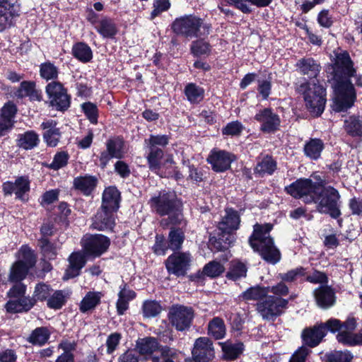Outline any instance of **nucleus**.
<instances>
[{
    "label": "nucleus",
    "mask_w": 362,
    "mask_h": 362,
    "mask_svg": "<svg viewBox=\"0 0 362 362\" xmlns=\"http://www.w3.org/2000/svg\"><path fill=\"white\" fill-rule=\"evenodd\" d=\"M333 72L334 110L341 112L351 107L355 100V91L350 78H354L358 86H361L362 82L361 78L356 74L353 62L349 54L346 52L337 55Z\"/></svg>",
    "instance_id": "obj_1"
},
{
    "label": "nucleus",
    "mask_w": 362,
    "mask_h": 362,
    "mask_svg": "<svg viewBox=\"0 0 362 362\" xmlns=\"http://www.w3.org/2000/svg\"><path fill=\"white\" fill-rule=\"evenodd\" d=\"M272 228L270 224H255L249 242L253 250L258 252L264 260L276 264L280 259V252L274 245V241L269 235Z\"/></svg>",
    "instance_id": "obj_2"
},
{
    "label": "nucleus",
    "mask_w": 362,
    "mask_h": 362,
    "mask_svg": "<svg viewBox=\"0 0 362 362\" xmlns=\"http://www.w3.org/2000/svg\"><path fill=\"white\" fill-rule=\"evenodd\" d=\"M149 204L151 209L160 216L168 215L172 224L180 223L182 220L181 203L172 192H162L153 197Z\"/></svg>",
    "instance_id": "obj_3"
},
{
    "label": "nucleus",
    "mask_w": 362,
    "mask_h": 362,
    "mask_svg": "<svg viewBox=\"0 0 362 362\" xmlns=\"http://www.w3.org/2000/svg\"><path fill=\"white\" fill-rule=\"evenodd\" d=\"M171 30L177 35L192 39L209 34V26L201 18L193 14H185L173 21Z\"/></svg>",
    "instance_id": "obj_4"
},
{
    "label": "nucleus",
    "mask_w": 362,
    "mask_h": 362,
    "mask_svg": "<svg viewBox=\"0 0 362 362\" xmlns=\"http://www.w3.org/2000/svg\"><path fill=\"white\" fill-rule=\"evenodd\" d=\"M317 210L322 214H329L332 218H337L341 215L339 209L340 194L335 188L331 186L325 187L320 182L317 192L315 195Z\"/></svg>",
    "instance_id": "obj_5"
},
{
    "label": "nucleus",
    "mask_w": 362,
    "mask_h": 362,
    "mask_svg": "<svg viewBox=\"0 0 362 362\" xmlns=\"http://www.w3.org/2000/svg\"><path fill=\"white\" fill-rule=\"evenodd\" d=\"M320 325L325 326V334L327 333V329L332 332L339 331V334L337 336V340L344 345H362V330L358 334L353 332L356 327L354 318L347 319L342 325L339 320L331 319L325 324H321Z\"/></svg>",
    "instance_id": "obj_6"
},
{
    "label": "nucleus",
    "mask_w": 362,
    "mask_h": 362,
    "mask_svg": "<svg viewBox=\"0 0 362 362\" xmlns=\"http://www.w3.org/2000/svg\"><path fill=\"white\" fill-rule=\"evenodd\" d=\"M299 91L303 94L305 105L310 113L315 116L320 115L326 103L325 88L313 81L301 84Z\"/></svg>",
    "instance_id": "obj_7"
},
{
    "label": "nucleus",
    "mask_w": 362,
    "mask_h": 362,
    "mask_svg": "<svg viewBox=\"0 0 362 362\" xmlns=\"http://www.w3.org/2000/svg\"><path fill=\"white\" fill-rule=\"evenodd\" d=\"M288 303L283 298L267 294L264 300L257 303V310L264 320L274 321L284 312Z\"/></svg>",
    "instance_id": "obj_8"
},
{
    "label": "nucleus",
    "mask_w": 362,
    "mask_h": 362,
    "mask_svg": "<svg viewBox=\"0 0 362 362\" xmlns=\"http://www.w3.org/2000/svg\"><path fill=\"white\" fill-rule=\"evenodd\" d=\"M320 182H313L311 180L301 178L286 187L288 194L296 199H301L305 203H313Z\"/></svg>",
    "instance_id": "obj_9"
},
{
    "label": "nucleus",
    "mask_w": 362,
    "mask_h": 362,
    "mask_svg": "<svg viewBox=\"0 0 362 362\" xmlns=\"http://www.w3.org/2000/svg\"><path fill=\"white\" fill-rule=\"evenodd\" d=\"M19 260L11 267L9 279L13 282L23 280L28 274L29 269L33 267L36 262L33 251L27 246H23L19 251Z\"/></svg>",
    "instance_id": "obj_10"
},
{
    "label": "nucleus",
    "mask_w": 362,
    "mask_h": 362,
    "mask_svg": "<svg viewBox=\"0 0 362 362\" xmlns=\"http://www.w3.org/2000/svg\"><path fill=\"white\" fill-rule=\"evenodd\" d=\"M163 158V151L162 149L151 148L147 156L149 168L160 177H170L173 173L170 170V168H173V160L171 156H168L164 162H162Z\"/></svg>",
    "instance_id": "obj_11"
},
{
    "label": "nucleus",
    "mask_w": 362,
    "mask_h": 362,
    "mask_svg": "<svg viewBox=\"0 0 362 362\" xmlns=\"http://www.w3.org/2000/svg\"><path fill=\"white\" fill-rule=\"evenodd\" d=\"M110 244V239L101 234L86 235L81 240L85 254L93 257H100L105 253L107 250Z\"/></svg>",
    "instance_id": "obj_12"
},
{
    "label": "nucleus",
    "mask_w": 362,
    "mask_h": 362,
    "mask_svg": "<svg viewBox=\"0 0 362 362\" xmlns=\"http://www.w3.org/2000/svg\"><path fill=\"white\" fill-rule=\"evenodd\" d=\"M194 317L191 308L184 305H173L168 313V319L173 327L178 331L187 329Z\"/></svg>",
    "instance_id": "obj_13"
},
{
    "label": "nucleus",
    "mask_w": 362,
    "mask_h": 362,
    "mask_svg": "<svg viewBox=\"0 0 362 362\" xmlns=\"http://www.w3.org/2000/svg\"><path fill=\"white\" fill-rule=\"evenodd\" d=\"M46 93L50 104L58 110H66L70 105V98L63 85L57 81L49 83L46 86Z\"/></svg>",
    "instance_id": "obj_14"
},
{
    "label": "nucleus",
    "mask_w": 362,
    "mask_h": 362,
    "mask_svg": "<svg viewBox=\"0 0 362 362\" xmlns=\"http://www.w3.org/2000/svg\"><path fill=\"white\" fill-rule=\"evenodd\" d=\"M236 160V156L226 151L214 148L207 158L212 169L218 173L224 172L230 168L232 162Z\"/></svg>",
    "instance_id": "obj_15"
},
{
    "label": "nucleus",
    "mask_w": 362,
    "mask_h": 362,
    "mask_svg": "<svg viewBox=\"0 0 362 362\" xmlns=\"http://www.w3.org/2000/svg\"><path fill=\"white\" fill-rule=\"evenodd\" d=\"M191 256L188 252H175L168 257L165 266L170 273L183 276L189 267Z\"/></svg>",
    "instance_id": "obj_16"
},
{
    "label": "nucleus",
    "mask_w": 362,
    "mask_h": 362,
    "mask_svg": "<svg viewBox=\"0 0 362 362\" xmlns=\"http://www.w3.org/2000/svg\"><path fill=\"white\" fill-rule=\"evenodd\" d=\"M195 362H209L214 358V349L211 341L207 337L196 339L192 351Z\"/></svg>",
    "instance_id": "obj_17"
},
{
    "label": "nucleus",
    "mask_w": 362,
    "mask_h": 362,
    "mask_svg": "<svg viewBox=\"0 0 362 362\" xmlns=\"http://www.w3.org/2000/svg\"><path fill=\"white\" fill-rule=\"evenodd\" d=\"M255 120L260 123V129L266 133L275 132L280 125V118L270 108L259 110L255 116Z\"/></svg>",
    "instance_id": "obj_18"
},
{
    "label": "nucleus",
    "mask_w": 362,
    "mask_h": 362,
    "mask_svg": "<svg viewBox=\"0 0 362 362\" xmlns=\"http://www.w3.org/2000/svg\"><path fill=\"white\" fill-rule=\"evenodd\" d=\"M18 5L13 0H0V31L10 25L14 16L18 15Z\"/></svg>",
    "instance_id": "obj_19"
},
{
    "label": "nucleus",
    "mask_w": 362,
    "mask_h": 362,
    "mask_svg": "<svg viewBox=\"0 0 362 362\" xmlns=\"http://www.w3.org/2000/svg\"><path fill=\"white\" fill-rule=\"evenodd\" d=\"M115 224L113 212L100 208L93 218L91 226L98 230H112Z\"/></svg>",
    "instance_id": "obj_20"
},
{
    "label": "nucleus",
    "mask_w": 362,
    "mask_h": 362,
    "mask_svg": "<svg viewBox=\"0 0 362 362\" xmlns=\"http://www.w3.org/2000/svg\"><path fill=\"white\" fill-rule=\"evenodd\" d=\"M240 218L238 211L233 209H226V214L218 223V231L231 233L239 228Z\"/></svg>",
    "instance_id": "obj_21"
},
{
    "label": "nucleus",
    "mask_w": 362,
    "mask_h": 362,
    "mask_svg": "<svg viewBox=\"0 0 362 362\" xmlns=\"http://www.w3.org/2000/svg\"><path fill=\"white\" fill-rule=\"evenodd\" d=\"M86 256L84 252H73L69 258V266L66 269L63 279L66 280L77 276L86 264Z\"/></svg>",
    "instance_id": "obj_22"
},
{
    "label": "nucleus",
    "mask_w": 362,
    "mask_h": 362,
    "mask_svg": "<svg viewBox=\"0 0 362 362\" xmlns=\"http://www.w3.org/2000/svg\"><path fill=\"white\" fill-rule=\"evenodd\" d=\"M57 122L52 119L44 121L41 124V128L45 130L43 138L49 146H56L61 137L59 129L57 127Z\"/></svg>",
    "instance_id": "obj_23"
},
{
    "label": "nucleus",
    "mask_w": 362,
    "mask_h": 362,
    "mask_svg": "<svg viewBox=\"0 0 362 362\" xmlns=\"http://www.w3.org/2000/svg\"><path fill=\"white\" fill-rule=\"evenodd\" d=\"M120 193L115 187L106 188L103 194L101 209L114 212L119 208Z\"/></svg>",
    "instance_id": "obj_24"
},
{
    "label": "nucleus",
    "mask_w": 362,
    "mask_h": 362,
    "mask_svg": "<svg viewBox=\"0 0 362 362\" xmlns=\"http://www.w3.org/2000/svg\"><path fill=\"white\" fill-rule=\"evenodd\" d=\"M136 297V293L123 284L119 286L118 299L116 303L118 315H122L129 308V302Z\"/></svg>",
    "instance_id": "obj_25"
},
{
    "label": "nucleus",
    "mask_w": 362,
    "mask_h": 362,
    "mask_svg": "<svg viewBox=\"0 0 362 362\" xmlns=\"http://www.w3.org/2000/svg\"><path fill=\"white\" fill-rule=\"evenodd\" d=\"M314 296L317 305L322 308H328L335 303L334 292L329 286H320L315 289Z\"/></svg>",
    "instance_id": "obj_26"
},
{
    "label": "nucleus",
    "mask_w": 362,
    "mask_h": 362,
    "mask_svg": "<svg viewBox=\"0 0 362 362\" xmlns=\"http://www.w3.org/2000/svg\"><path fill=\"white\" fill-rule=\"evenodd\" d=\"M325 336V328L324 325H318L313 328L305 329L302 333L303 341L310 347H315L318 345Z\"/></svg>",
    "instance_id": "obj_27"
},
{
    "label": "nucleus",
    "mask_w": 362,
    "mask_h": 362,
    "mask_svg": "<svg viewBox=\"0 0 362 362\" xmlns=\"http://www.w3.org/2000/svg\"><path fill=\"white\" fill-rule=\"evenodd\" d=\"M296 66L300 73L309 78H315L320 72V66L312 58H303L298 61Z\"/></svg>",
    "instance_id": "obj_28"
},
{
    "label": "nucleus",
    "mask_w": 362,
    "mask_h": 362,
    "mask_svg": "<svg viewBox=\"0 0 362 362\" xmlns=\"http://www.w3.org/2000/svg\"><path fill=\"white\" fill-rule=\"evenodd\" d=\"M96 184V177L91 175L77 177L74 180V185L76 189L80 190L86 196L90 194L92 191L95 189Z\"/></svg>",
    "instance_id": "obj_29"
},
{
    "label": "nucleus",
    "mask_w": 362,
    "mask_h": 362,
    "mask_svg": "<svg viewBox=\"0 0 362 362\" xmlns=\"http://www.w3.org/2000/svg\"><path fill=\"white\" fill-rule=\"evenodd\" d=\"M103 294L100 291H89L83 297L80 303L81 312L85 313L93 310L100 304Z\"/></svg>",
    "instance_id": "obj_30"
},
{
    "label": "nucleus",
    "mask_w": 362,
    "mask_h": 362,
    "mask_svg": "<svg viewBox=\"0 0 362 362\" xmlns=\"http://www.w3.org/2000/svg\"><path fill=\"white\" fill-rule=\"evenodd\" d=\"M276 169V162L270 156H263L257 161L255 168V173L259 176L272 175Z\"/></svg>",
    "instance_id": "obj_31"
},
{
    "label": "nucleus",
    "mask_w": 362,
    "mask_h": 362,
    "mask_svg": "<svg viewBox=\"0 0 362 362\" xmlns=\"http://www.w3.org/2000/svg\"><path fill=\"white\" fill-rule=\"evenodd\" d=\"M267 295L266 287L259 286H252L243 292L239 298L245 302L257 301L259 302Z\"/></svg>",
    "instance_id": "obj_32"
},
{
    "label": "nucleus",
    "mask_w": 362,
    "mask_h": 362,
    "mask_svg": "<svg viewBox=\"0 0 362 362\" xmlns=\"http://www.w3.org/2000/svg\"><path fill=\"white\" fill-rule=\"evenodd\" d=\"M235 241V236L231 233L218 231L217 237L210 239L211 246L218 251L227 250Z\"/></svg>",
    "instance_id": "obj_33"
},
{
    "label": "nucleus",
    "mask_w": 362,
    "mask_h": 362,
    "mask_svg": "<svg viewBox=\"0 0 362 362\" xmlns=\"http://www.w3.org/2000/svg\"><path fill=\"white\" fill-rule=\"evenodd\" d=\"M34 302L33 299L28 298H16L13 300H10L6 305L8 312L10 313H21L23 311H28L33 308Z\"/></svg>",
    "instance_id": "obj_34"
},
{
    "label": "nucleus",
    "mask_w": 362,
    "mask_h": 362,
    "mask_svg": "<svg viewBox=\"0 0 362 362\" xmlns=\"http://www.w3.org/2000/svg\"><path fill=\"white\" fill-rule=\"evenodd\" d=\"M324 148V143L319 139H310L304 145L305 155L313 160L320 158Z\"/></svg>",
    "instance_id": "obj_35"
},
{
    "label": "nucleus",
    "mask_w": 362,
    "mask_h": 362,
    "mask_svg": "<svg viewBox=\"0 0 362 362\" xmlns=\"http://www.w3.org/2000/svg\"><path fill=\"white\" fill-rule=\"evenodd\" d=\"M136 349L141 355H151L160 347L156 338L146 337L137 341Z\"/></svg>",
    "instance_id": "obj_36"
},
{
    "label": "nucleus",
    "mask_w": 362,
    "mask_h": 362,
    "mask_svg": "<svg viewBox=\"0 0 362 362\" xmlns=\"http://www.w3.org/2000/svg\"><path fill=\"white\" fill-rule=\"evenodd\" d=\"M226 328L223 320L220 317L213 318L208 325V334L216 339L225 337Z\"/></svg>",
    "instance_id": "obj_37"
},
{
    "label": "nucleus",
    "mask_w": 362,
    "mask_h": 362,
    "mask_svg": "<svg viewBox=\"0 0 362 362\" xmlns=\"http://www.w3.org/2000/svg\"><path fill=\"white\" fill-rule=\"evenodd\" d=\"M97 31L103 37L107 38L113 37L117 32V28L113 21L108 18H104L99 21L95 27Z\"/></svg>",
    "instance_id": "obj_38"
},
{
    "label": "nucleus",
    "mask_w": 362,
    "mask_h": 362,
    "mask_svg": "<svg viewBox=\"0 0 362 362\" xmlns=\"http://www.w3.org/2000/svg\"><path fill=\"white\" fill-rule=\"evenodd\" d=\"M185 93L191 103H199L204 96V90L195 83H188L185 88Z\"/></svg>",
    "instance_id": "obj_39"
},
{
    "label": "nucleus",
    "mask_w": 362,
    "mask_h": 362,
    "mask_svg": "<svg viewBox=\"0 0 362 362\" xmlns=\"http://www.w3.org/2000/svg\"><path fill=\"white\" fill-rule=\"evenodd\" d=\"M221 345L225 356L229 359L236 358L243 351V344L241 342L226 341L221 343Z\"/></svg>",
    "instance_id": "obj_40"
},
{
    "label": "nucleus",
    "mask_w": 362,
    "mask_h": 362,
    "mask_svg": "<svg viewBox=\"0 0 362 362\" xmlns=\"http://www.w3.org/2000/svg\"><path fill=\"white\" fill-rule=\"evenodd\" d=\"M72 53L76 59L82 62H88L93 57L91 49L89 46L83 42H79L74 45Z\"/></svg>",
    "instance_id": "obj_41"
},
{
    "label": "nucleus",
    "mask_w": 362,
    "mask_h": 362,
    "mask_svg": "<svg viewBox=\"0 0 362 362\" xmlns=\"http://www.w3.org/2000/svg\"><path fill=\"white\" fill-rule=\"evenodd\" d=\"M346 132L353 136H362V119L360 117L351 116L344 121Z\"/></svg>",
    "instance_id": "obj_42"
},
{
    "label": "nucleus",
    "mask_w": 362,
    "mask_h": 362,
    "mask_svg": "<svg viewBox=\"0 0 362 362\" xmlns=\"http://www.w3.org/2000/svg\"><path fill=\"white\" fill-rule=\"evenodd\" d=\"M38 135L33 131L21 134L18 139V145L24 149H32L38 144Z\"/></svg>",
    "instance_id": "obj_43"
},
{
    "label": "nucleus",
    "mask_w": 362,
    "mask_h": 362,
    "mask_svg": "<svg viewBox=\"0 0 362 362\" xmlns=\"http://www.w3.org/2000/svg\"><path fill=\"white\" fill-rule=\"evenodd\" d=\"M185 240V235L182 230L172 228L168 235V247L172 250H179Z\"/></svg>",
    "instance_id": "obj_44"
},
{
    "label": "nucleus",
    "mask_w": 362,
    "mask_h": 362,
    "mask_svg": "<svg viewBox=\"0 0 362 362\" xmlns=\"http://www.w3.org/2000/svg\"><path fill=\"white\" fill-rule=\"evenodd\" d=\"M30 190V181L25 176L18 177L15 181V194L21 200H26L25 194Z\"/></svg>",
    "instance_id": "obj_45"
},
{
    "label": "nucleus",
    "mask_w": 362,
    "mask_h": 362,
    "mask_svg": "<svg viewBox=\"0 0 362 362\" xmlns=\"http://www.w3.org/2000/svg\"><path fill=\"white\" fill-rule=\"evenodd\" d=\"M246 274L247 268L243 263L238 261H233L227 274V277L233 281H236L242 277L246 276Z\"/></svg>",
    "instance_id": "obj_46"
},
{
    "label": "nucleus",
    "mask_w": 362,
    "mask_h": 362,
    "mask_svg": "<svg viewBox=\"0 0 362 362\" xmlns=\"http://www.w3.org/2000/svg\"><path fill=\"white\" fill-rule=\"evenodd\" d=\"M58 74V68L50 62H46L40 66V74L43 79L54 80L57 78Z\"/></svg>",
    "instance_id": "obj_47"
},
{
    "label": "nucleus",
    "mask_w": 362,
    "mask_h": 362,
    "mask_svg": "<svg viewBox=\"0 0 362 362\" xmlns=\"http://www.w3.org/2000/svg\"><path fill=\"white\" fill-rule=\"evenodd\" d=\"M123 141L119 138L110 139L107 143V150L110 157L122 158L123 155Z\"/></svg>",
    "instance_id": "obj_48"
},
{
    "label": "nucleus",
    "mask_w": 362,
    "mask_h": 362,
    "mask_svg": "<svg viewBox=\"0 0 362 362\" xmlns=\"http://www.w3.org/2000/svg\"><path fill=\"white\" fill-rule=\"evenodd\" d=\"M49 333L47 328L39 327L35 329L29 337V341L33 344L42 345L49 339Z\"/></svg>",
    "instance_id": "obj_49"
},
{
    "label": "nucleus",
    "mask_w": 362,
    "mask_h": 362,
    "mask_svg": "<svg viewBox=\"0 0 362 362\" xmlns=\"http://www.w3.org/2000/svg\"><path fill=\"white\" fill-rule=\"evenodd\" d=\"M47 305L49 308L52 309H60L65 303L66 297L62 291H56L47 300Z\"/></svg>",
    "instance_id": "obj_50"
},
{
    "label": "nucleus",
    "mask_w": 362,
    "mask_h": 362,
    "mask_svg": "<svg viewBox=\"0 0 362 362\" xmlns=\"http://www.w3.org/2000/svg\"><path fill=\"white\" fill-rule=\"evenodd\" d=\"M39 245L45 258L52 259L56 257L57 247L49 243L47 238H42L39 240Z\"/></svg>",
    "instance_id": "obj_51"
},
{
    "label": "nucleus",
    "mask_w": 362,
    "mask_h": 362,
    "mask_svg": "<svg viewBox=\"0 0 362 362\" xmlns=\"http://www.w3.org/2000/svg\"><path fill=\"white\" fill-rule=\"evenodd\" d=\"M52 293V289L49 285L45 284H38L35 288L33 300V302L36 300H47Z\"/></svg>",
    "instance_id": "obj_52"
},
{
    "label": "nucleus",
    "mask_w": 362,
    "mask_h": 362,
    "mask_svg": "<svg viewBox=\"0 0 362 362\" xmlns=\"http://www.w3.org/2000/svg\"><path fill=\"white\" fill-rule=\"evenodd\" d=\"M224 270L225 267L222 264L216 261H212L204 266L203 273L210 277H216L221 275Z\"/></svg>",
    "instance_id": "obj_53"
},
{
    "label": "nucleus",
    "mask_w": 362,
    "mask_h": 362,
    "mask_svg": "<svg viewBox=\"0 0 362 362\" xmlns=\"http://www.w3.org/2000/svg\"><path fill=\"white\" fill-rule=\"evenodd\" d=\"M191 52L195 57L208 54L210 52V45L203 40L193 41L191 45Z\"/></svg>",
    "instance_id": "obj_54"
},
{
    "label": "nucleus",
    "mask_w": 362,
    "mask_h": 362,
    "mask_svg": "<svg viewBox=\"0 0 362 362\" xmlns=\"http://www.w3.org/2000/svg\"><path fill=\"white\" fill-rule=\"evenodd\" d=\"M329 362H351L353 355L349 351H334L327 355Z\"/></svg>",
    "instance_id": "obj_55"
},
{
    "label": "nucleus",
    "mask_w": 362,
    "mask_h": 362,
    "mask_svg": "<svg viewBox=\"0 0 362 362\" xmlns=\"http://www.w3.org/2000/svg\"><path fill=\"white\" fill-rule=\"evenodd\" d=\"M161 311V306L155 300H146L143 304V314L146 317H153Z\"/></svg>",
    "instance_id": "obj_56"
},
{
    "label": "nucleus",
    "mask_w": 362,
    "mask_h": 362,
    "mask_svg": "<svg viewBox=\"0 0 362 362\" xmlns=\"http://www.w3.org/2000/svg\"><path fill=\"white\" fill-rule=\"evenodd\" d=\"M81 108L91 123L96 124L98 122V110L96 105L87 102L81 105Z\"/></svg>",
    "instance_id": "obj_57"
},
{
    "label": "nucleus",
    "mask_w": 362,
    "mask_h": 362,
    "mask_svg": "<svg viewBox=\"0 0 362 362\" xmlns=\"http://www.w3.org/2000/svg\"><path fill=\"white\" fill-rule=\"evenodd\" d=\"M69 158V154L66 152H59L54 156L52 162L49 165V168L57 170L67 164Z\"/></svg>",
    "instance_id": "obj_58"
},
{
    "label": "nucleus",
    "mask_w": 362,
    "mask_h": 362,
    "mask_svg": "<svg viewBox=\"0 0 362 362\" xmlns=\"http://www.w3.org/2000/svg\"><path fill=\"white\" fill-rule=\"evenodd\" d=\"M169 0H153V9L151 13V18L154 19L163 12L167 11L170 8Z\"/></svg>",
    "instance_id": "obj_59"
},
{
    "label": "nucleus",
    "mask_w": 362,
    "mask_h": 362,
    "mask_svg": "<svg viewBox=\"0 0 362 362\" xmlns=\"http://www.w3.org/2000/svg\"><path fill=\"white\" fill-rule=\"evenodd\" d=\"M16 112V108L14 105L11 103L6 104L2 110L0 117L1 120L9 121L10 128L11 129L13 125V118Z\"/></svg>",
    "instance_id": "obj_60"
},
{
    "label": "nucleus",
    "mask_w": 362,
    "mask_h": 362,
    "mask_svg": "<svg viewBox=\"0 0 362 362\" xmlns=\"http://www.w3.org/2000/svg\"><path fill=\"white\" fill-rule=\"evenodd\" d=\"M243 130V124L238 121H235V122L228 123L222 129V134L223 135L234 136L239 135L242 132Z\"/></svg>",
    "instance_id": "obj_61"
},
{
    "label": "nucleus",
    "mask_w": 362,
    "mask_h": 362,
    "mask_svg": "<svg viewBox=\"0 0 362 362\" xmlns=\"http://www.w3.org/2000/svg\"><path fill=\"white\" fill-rule=\"evenodd\" d=\"M304 275V269L303 267L291 269L286 273L279 274V277L283 282H293L297 279L298 276Z\"/></svg>",
    "instance_id": "obj_62"
},
{
    "label": "nucleus",
    "mask_w": 362,
    "mask_h": 362,
    "mask_svg": "<svg viewBox=\"0 0 362 362\" xmlns=\"http://www.w3.org/2000/svg\"><path fill=\"white\" fill-rule=\"evenodd\" d=\"M267 293H272L275 296L282 298L284 296H286L288 293V288L282 281L275 286H267Z\"/></svg>",
    "instance_id": "obj_63"
},
{
    "label": "nucleus",
    "mask_w": 362,
    "mask_h": 362,
    "mask_svg": "<svg viewBox=\"0 0 362 362\" xmlns=\"http://www.w3.org/2000/svg\"><path fill=\"white\" fill-rule=\"evenodd\" d=\"M35 88V84L31 81H23L21 83L20 88L17 90L16 95L18 98L28 97L32 91Z\"/></svg>",
    "instance_id": "obj_64"
}]
</instances>
